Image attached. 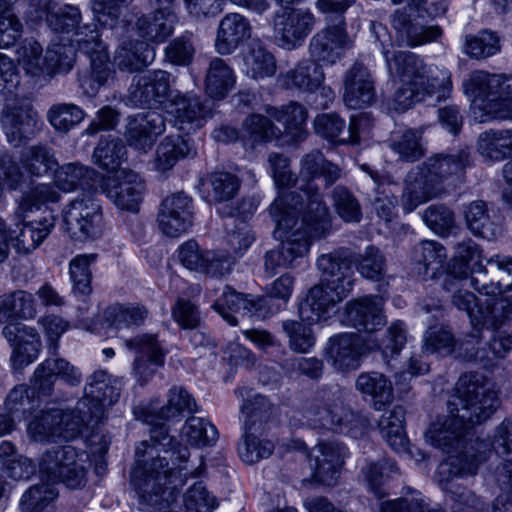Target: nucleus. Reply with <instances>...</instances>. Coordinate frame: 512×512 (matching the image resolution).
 <instances>
[{"label":"nucleus","instance_id":"obj_1","mask_svg":"<svg viewBox=\"0 0 512 512\" xmlns=\"http://www.w3.org/2000/svg\"><path fill=\"white\" fill-rule=\"evenodd\" d=\"M342 169L327 160L323 153L312 150L300 160L298 191L281 193L269 206V214L281 232V243L265 253L264 271L272 277L278 268L292 267L295 261L309 251L311 239L325 236L329 228L330 212L315 184L323 178L329 187L341 179Z\"/></svg>","mask_w":512,"mask_h":512},{"label":"nucleus","instance_id":"obj_2","mask_svg":"<svg viewBox=\"0 0 512 512\" xmlns=\"http://www.w3.org/2000/svg\"><path fill=\"white\" fill-rule=\"evenodd\" d=\"M500 401L493 385L481 374L466 373L456 385L455 393L447 402L448 415L432 423L426 432L430 443L450 454L438 468V483L451 498L463 505L470 490L456 483V479L474 475L478 466L487 458L489 445L476 441L479 448H467L462 428L488 419L499 407Z\"/></svg>","mask_w":512,"mask_h":512},{"label":"nucleus","instance_id":"obj_3","mask_svg":"<svg viewBox=\"0 0 512 512\" xmlns=\"http://www.w3.org/2000/svg\"><path fill=\"white\" fill-rule=\"evenodd\" d=\"M167 402L160 408L152 405L138 406L134 414L138 420L151 426L150 440L142 441L135 450L136 467L131 473V482L142 502L162 509L172 504L178 487L184 481L169 465L166 455L179 463L187 462L190 451L171 436L165 422L180 420L185 413L199 411L195 398L184 387L174 385L166 395Z\"/></svg>","mask_w":512,"mask_h":512},{"label":"nucleus","instance_id":"obj_4","mask_svg":"<svg viewBox=\"0 0 512 512\" xmlns=\"http://www.w3.org/2000/svg\"><path fill=\"white\" fill-rule=\"evenodd\" d=\"M388 72L400 79L393 96L394 108L406 111L417 103L436 105L450 97L451 73L447 69L434 72L414 53L383 49Z\"/></svg>","mask_w":512,"mask_h":512},{"label":"nucleus","instance_id":"obj_5","mask_svg":"<svg viewBox=\"0 0 512 512\" xmlns=\"http://www.w3.org/2000/svg\"><path fill=\"white\" fill-rule=\"evenodd\" d=\"M469 270L462 266L459 271L455 269L446 273L442 286L451 293V302L454 307L467 313L475 333L469 335L461 346L464 347V357L467 360L483 361L490 360V352L482 351L473 346L474 342L479 344L480 328L492 330L494 336L501 331V326L512 319V297H486L481 300L471 291L463 288V282L467 280Z\"/></svg>","mask_w":512,"mask_h":512},{"label":"nucleus","instance_id":"obj_6","mask_svg":"<svg viewBox=\"0 0 512 512\" xmlns=\"http://www.w3.org/2000/svg\"><path fill=\"white\" fill-rule=\"evenodd\" d=\"M470 164L468 148L429 157L417 172L408 174L402 195L403 209L410 213L420 204L439 195L443 191V184L462 177Z\"/></svg>","mask_w":512,"mask_h":512},{"label":"nucleus","instance_id":"obj_7","mask_svg":"<svg viewBox=\"0 0 512 512\" xmlns=\"http://www.w3.org/2000/svg\"><path fill=\"white\" fill-rule=\"evenodd\" d=\"M303 417L312 428L345 433L352 438L362 436L368 427V420L345 404L344 392L337 385L318 390Z\"/></svg>","mask_w":512,"mask_h":512},{"label":"nucleus","instance_id":"obj_8","mask_svg":"<svg viewBox=\"0 0 512 512\" xmlns=\"http://www.w3.org/2000/svg\"><path fill=\"white\" fill-rule=\"evenodd\" d=\"M463 88L471 99L474 118L479 122L512 118V76L473 71Z\"/></svg>","mask_w":512,"mask_h":512},{"label":"nucleus","instance_id":"obj_9","mask_svg":"<svg viewBox=\"0 0 512 512\" xmlns=\"http://www.w3.org/2000/svg\"><path fill=\"white\" fill-rule=\"evenodd\" d=\"M49 341L51 356L41 362L31 379V389L38 395L48 396L54 390L58 379L70 386H78L82 381L80 370L57 355V341L67 330L68 325L62 318L48 315L39 320Z\"/></svg>","mask_w":512,"mask_h":512},{"label":"nucleus","instance_id":"obj_10","mask_svg":"<svg viewBox=\"0 0 512 512\" xmlns=\"http://www.w3.org/2000/svg\"><path fill=\"white\" fill-rule=\"evenodd\" d=\"M65 231L74 240L97 239L105 231V219L100 202L83 193L72 200L63 211Z\"/></svg>","mask_w":512,"mask_h":512},{"label":"nucleus","instance_id":"obj_11","mask_svg":"<svg viewBox=\"0 0 512 512\" xmlns=\"http://www.w3.org/2000/svg\"><path fill=\"white\" fill-rule=\"evenodd\" d=\"M84 391L85 395L77 402L75 411L87 426L101 422L107 408L117 402L120 396L118 381L103 370L96 371L88 377Z\"/></svg>","mask_w":512,"mask_h":512},{"label":"nucleus","instance_id":"obj_12","mask_svg":"<svg viewBox=\"0 0 512 512\" xmlns=\"http://www.w3.org/2000/svg\"><path fill=\"white\" fill-rule=\"evenodd\" d=\"M84 456L72 446L53 448L43 454L40 472L52 483L62 482L72 489L81 488L85 485L87 474Z\"/></svg>","mask_w":512,"mask_h":512},{"label":"nucleus","instance_id":"obj_13","mask_svg":"<svg viewBox=\"0 0 512 512\" xmlns=\"http://www.w3.org/2000/svg\"><path fill=\"white\" fill-rule=\"evenodd\" d=\"M87 426L83 418L74 410L50 409L41 411L28 424V432L35 441L62 438H76Z\"/></svg>","mask_w":512,"mask_h":512},{"label":"nucleus","instance_id":"obj_14","mask_svg":"<svg viewBox=\"0 0 512 512\" xmlns=\"http://www.w3.org/2000/svg\"><path fill=\"white\" fill-rule=\"evenodd\" d=\"M99 190L118 208L137 212L146 191L140 175L132 170H117L110 176H103Z\"/></svg>","mask_w":512,"mask_h":512},{"label":"nucleus","instance_id":"obj_15","mask_svg":"<svg viewBox=\"0 0 512 512\" xmlns=\"http://www.w3.org/2000/svg\"><path fill=\"white\" fill-rule=\"evenodd\" d=\"M128 349L136 353L133 363V375L140 385L147 384L164 365L167 351L154 334H142L125 339Z\"/></svg>","mask_w":512,"mask_h":512},{"label":"nucleus","instance_id":"obj_16","mask_svg":"<svg viewBox=\"0 0 512 512\" xmlns=\"http://www.w3.org/2000/svg\"><path fill=\"white\" fill-rule=\"evenodd\" d=\"M317 269L320 272V282L341 296H348L354 286V271L350 253L339 249L318 257Z\"/></svg>","mask_w":512,"mask_h":512},{"label":"nucleus","instance_id":"obj_17","mask_svg":"<svg viewBox=\"0 0 512 512\" xmlns=\"http://www.w3.org/2000/svg\"><path fill=\"white\" fill-rule=\"evenodd\" d=\"M327 26L310 40L309 52L314 62L334 64L343 52L351 47V39L346 31V21L326 22Z\"/></svg>","mask_w":512,"mask_h":512},{"label":"nucleus","instance_id":"obj_18","mask_svg":"<svg viewBox=\"0 0 512 512\" xmlns=\"http://www.w3.org/2000/svg\"><path fill=\"white\" fill-rule=\"evenodd\" d=\"M173 117V124L185 133L200 129L211 116V109L199 96L193 93L176 92L167 107Z\"/></svg>","mask_w":512,"mask_h":512},{"label":"nucleus","instance_id":"obj_19","mask_svg":"<svg viewBox=\"0 0 512 512\" xmlns=\"http://www.w3.org/2000/svg\"><path fill=\"white\" fill-rule=\"evenodd\" d=\"M193 200L184 192L167 196L158 213L160 230L169 237L186 233L193 224Z\"/></svg>","mask_w":512,"mask_h":512},{"label":"nucleus","instance_id":"obj_20","mask_svg":"<svg viewBox=\"0 0 512 512\" xmlns=\"http://www.w3.org/2000/svg\"><path fill=\"white\" fill-rule=\"evenodd\" d=\"M315 24L309 10L287 9L274 17V36L279 45L292 49L303 43Z\"/></svg>","mask_w":512,"mask_h":512},{"label":"nucleus","instance_id":"obj_21","mask_svg":"<svg viewBox=\"0 0 512 512\" xmlns=\"http://www.w3.org/2000/svg\"><path fill=\"white\" fill-rule=\"evenodd\" d=\"M171 83V74L163 70L134 76L128 89L127 102L136 107L162 103L172 95Z\"/></svg>","mask_w":512,"mask_h":512},{"label":"nucleus","instance_id":"obj_22","mask_svg":"<svg viewBox=\"0 0 512 512\" xmlns=\"http://www.w3.org/2000/svg\"><path fill=\"white\" fill-rule=\"evenodd\" d=\"M347 456V449L337 442H321L312 449L310 468L313 479L323 485H334Z\"/></svg>","mask_w":512,"mask_h":512},{"label":"nucleus","instance_id":"obj_23","mask_svg":"<svg viewBox=\"0 0 512 512\" xmlns=\"http://www.w3.org/2000/svg\"><path fill=\"white\" fill-rule=\"evenodd\" d=\"M412 13L396 10L392 25L399 39L408 46H418L436 40L441 35L437 25H428L421 9L409 8Z\"/></svg>","mask_w":512,"mask_h":512},{"label":"nucleus","instance_id":"obj_24","mask_svg":"<svg viewBox=\"0 0 512 512\" xmlns=\"http://www.w3.org/2000/svg\"><path fill=\"white\" fill-rule=\"evenodd\" d=\"M384 300L380 296H363L346 303L344 322L357 329L372 333L386 323L383 314Z\"/></svg>","mask_w":512,"mask_h":512},{"label":"nucleus","instance_id":"obj_25","mask_svg":"<svg viewBox=\"0 0 512 512\" xmlns=\"http://www.w3.org/2000/svg\"><path fill=\"white\" fill-rule=\"evenodd\" d=\"M164 131V117L161 113L150 110L128 118L125 138L130 147L146 153Z\"/></svg>","mask_w":512,"mask_h":512},{"label":"nucleus","instance_id":"obj_26","mask_svg":"<svg viewBox=\"0 0 512 512\" xmlns=\"http://www.w3.org/2000/svg\"><path fill=\"white\" fill-rule=\"evenodd\" d=\"M343 101L348 108L360 109L374 102V78L362 62H355L343 77Z\"/></svg>","mask_w":512,"mask_h":512},{"label":"nucleus","instance_id":"obj_27","mask_svg":"<svg viewBox=\"0 0 512 512\" xmlns=\"http://www.w3.org/2000/svg\"><path fill=\"white\" fill-rule=\"evenodd\" d=\"M346 297L318 283L308 290L305 298L299 303L300 320L308 324L326 322L331 318L336 304Z\"/></svg>","mask_w":512,"mask_h":512},{"label":"nucleus","instance_id":"obj_28","mask_svg":"<svg viewBox=\"0 0 512 512\" xmlns=\"http://www.w3.org/2000/svg\"><path fill=\"white\" fill-rule=\"evenodd\" d=\"M313 124L316 134L327 140L335 141L339 144H358L361 135L368 128L369 117L365 114L352 116L348 126L347 137H340L344 132L345 121L335 113L318 115Z\"/></svg>","mask_w":512,"mask_h":512},{"label":"nucleus","instance_id":"obj_29","mask_svg":"<svg viewBox=\"0 0 512 512\" xmlns=\"http://www.w3.org/2000/svg\"><path fill=\"white\" fill-rule=\"evenodd\" d=\"M13 347L12 360L18 367L33 362L41 349V340L35 328L21 322L9 323L2 330Z\"/></svg>","mask_w":512,"mask_h":512},{"label":"nucleus","instance_id":"obj_30","mask_svg":"<svg viewBox=\"0 0 512 512\" xmlns=\"http://www.w3.org/2000/svg\"><path fill=\"white\" fill-rule=\"evenodd\" d=\"M327 361L342 372L355 370L361 365L363 343L359 335L345 333L330 338L325 348Z\"/></svg>","mask_w":512,"mask_h":512},{"label":"nucleus","instance_id":"obj_31","mask_svg":"<svg viewBox=\"0 0 512 512\" xmlns=\"http://www.w3.org/2000/svg\"><path fill=\"white\" fill-rule=\"evenodd\" d=\"M252 26L242 14L227 13L220 21L216 31L214 47L220 55H230L251 37Z\"/></svg>","mask_w":512,"mask_h":512},{"label":"nucleus","instance_id":"obj_32","mask_svg":"<svg viewBox=\"0 0 512 512\" xmlns=\"http://www.w3.org/2000/svg\"><path fill=\"white\" fill-rule=\"evenodd\" d=\"M35 20L45 19L48 27L55 33L70 35L82 24V17L79 8L65 4L57 8L53 0H34Z\"/></svg>","mask_w":512,"mask_h":512},{"label":"nucleus","instance_id":"obj_33","mask_svg":"<svg viewBox=\"0 0 512 512\" xmlns=\"http://www.w3.org/2000/svg\"><path fill=\"white\" fill-rule=\"evenodd\" d=\"M1 123L9 142L18 146L35 135L40 118L37 111L29 105L15 106L2 113Z\"/></svg>","mask_w":512,"mask_h":512},{"label":"nucleus","instance_id":"obj_34","mask_svg":"<svg viewBox=\"0 0 512 512\" xmlns=\"http://www.w3.org/2000/svg\"><path fill=\"white\" fill-rule=\"evenodd\" d=\"M155 59V49L146 41L126 39L115 49L113 64L120 71L134 73L144 70Z\"/></svg>","mask_w":512,"mask_h":512},{"label":"nucleus","instance_id":"obj_35","mask_svg":"<svg viewBox=\"0 0 512 512\" xmlns=\"http://www.w3.org/2000/svg\"><path fill=\"white\" fill-rule=\"evenodd\" d=\"M486 420L487 419H485V421ZM481 423L482 421L480 423L471 425L464 423L465 425L462 428V434L466 436L467 448H470L471 446H474L475 449L479 448V446L476 444V441H480V439L473 438L472 429L475 425ZM481 442H484V440H481ZM485 443L489 445V451L487 455L491 452L492 447L495 453L505 462L503 465V470L508 474L509 484L512 486V420H504L498 425L492 445L486 441Z\"/></svg>","mask_w":512,"mask_h":512},{"label":"nucleus","instance_id":"obj_36","mask_svg":"<svg viewBox=\"0 0 512 512\" xmlns=\"http://www.w3.org/2000/svg\"><path fill=\"white\" fill-rule=\"evenodd\" d=\"M240 186L241 181L235 174L215 171L200 180L199 192L206 202L219 204L234 199Z\"/></svg>","mask_w":512,"mask_h":512},{"label":"nucleus","instance_id":"obj_37","mask_svg":"<svg viewBox=\"0 0 512 512\" xmlns=\"http://www.w3.org/2000/svg\"><path fill=\"white\" fill-rule=\"evenodd\" d=\"M268 303L267 297L247 298L241 293H237L230 287H225L221 297L213 304V308L231 325L237 324V318L234 313H259Z\"/></svg>","mask_w":512,"mask_h":512},{"label":"nucleus","instance_id":"obj_38","mask_svg":"<svg viewBox=\"0 0 512 512\" xmlns=\"http://www.w3.org/2000/svg\"><path fill=\"white\" fill-rule=\"evenodd\" d=\"M469 230L476 236L494 240L501 234V223L494 209H489L484 201L471 202L464 211Z\"/></svg>","mask_w":512,"mask_h":512},{"label":"nucleus","instance_id":"obj_39","mask_svg":"<svg viewBox=\"0 0 512 512\" xmlns=\"http://www.w3.org/2000/svg\"><path fill=\"white\" fill-rule=\"evenodd\" d=\"M196 155V148L190 139L166 136L157 146L153 165L156 171L165 173L183 158Z\"/></svg>","mask_w":512,"mask_h":512},{"label":"nucleus","instance_id":"obj_40","mask_svg":"<svg viewBox=\"0 0 512 512\" xmlns=\"http://www.w3.org/2000/svg\"><path fill=\"white\" fill-rule=\"evenodd\" d=\"M56 178L59 188L65 192L76 188L96 192L100 188L103 175L79 163H68L59 169Z\"/></svg>","mask_w":512,"mask_h":512},{"label":"nucleus","instance_id":"obj_41","mask_svg":"<svg viewBox=\"0 0 512 512\" xmlns=\"http://www.w3.org/2000/svg\"><path fill=\"white\" fill-rule=\"evenodd\" d=\"M53 227L54 221L48 218L22 223L17 225L10 239L17 253L28 254L41 245Z\"/></svg>","mask_w":512,"mask_h":512},{"label":"nucleus","instance_id":"obj_42","mask_svg":"<svg viewBox=\"0 0 512 512\" xmlns=\"http://www.w3.org/2000/svg\"><path fill=\"white\" fill-rule=\"evenodd\" d=\"M356 388L363 395L371 397L375 410H383L393 402L392 382L383 373L376 371L361 373L357 377Z\"/></svg>","mask_w":512,"mask_h":512},{"label":"nucleus","instance_id":"obj_43","mask_svg":"<svg viewBox=\"0 0 512 512\" xmlns=\"http://www.w3.org/2000/svg\"><path fill=\"white\" fill-rule=\"evenodd\" d=\"M324 78L322 67L311 60L303 61L280 75V81L286 88L310 93L323 84Z\"/></svg>","mask_w":512,"mask_h":512},{"label":"nucleus","instance_id":"obj_44","mask_svg":"<svg viewBox=\"0 0 512 512\" xmlns=\"http://www.w3.org/2000/svg\"><path fill=\"white\" fill-rule=\"evenodd\" d=\"M365 171L375 187L373 188V196L371 204L377 216L386 222L391 221L395 215V209L398 203L397 197L394 195L390 184L385 183L384 177L376 170L372 169L366 164L361 166Z\"/></svg>","mask_w":512,"mask_h":512},{"label":"nucleus","instance_id":"obj_45","mask_svg":"<svg viewBox=\"0 0 512 512\" xmlns=\"http://www.w3.org/2000/svg\"><path fill=\"white\" fill-rule=\"evenodd\" d=\"M268 115L284 126V131L294 141H301L305 138V123L307 112L305 108L297 103L290 102L281 107H268Z\"/></svg>","mask_w":512,"mask_h":512},{"label":"nucleus","instance_id":"obj_46","mask_svg":"<svg viewBox=\"0 0 512 512\" xmlns=\"http://www.w3.org/2000/svg\"><path fill=\"white\" fill-rule=\"evenodd\" d=\"M445 258V248L436 241L424 240L413 248L412 260L418 266V275L424 279L434 278Z\"/></svg>","mask_w":512,"mask_h":512},{"label":"nucleus","instance_id":"obj_47","mask_svg":"<svg viewBox=\"0 0 512 512\" xmlns=\"http://www.w3.org/2000/svg\"><path fill=\"white\" fill-rule=\"evenodd\" d=\"M404 416V407L398 405L385 412L378 424L382 437L397 452L407 451L408 440L404 432Z\"/></svg>","mask_w":512,"mask_h":512},{"label":"nucleus","instance_id":"obj_48","mask_svg":"<svg viewBox=\"0 0 512 512\" xmlns=\"http://www.w3.org/2000/svg\"><path fill=\"white\" fill-rule=\"evenodd\" d=\"M177 16L160 15L157 11L153 15H142L135 22L138 35L146 41L163 42L174 31Z\"/></svg>","mask_w":512,"mask_h":512},{"label":"nucleus","instance_id":"obj_49","mask_svg":"<svg viewBox=\"0 0 512 512\" xmlns=\"http://www.w3.org/2000/svg\"><path fill=\"white\" fill-rule=\"evenodd\" d=\"M477 150L491 161H500L512 152V132L489 130L481 133L477 140Z\"/></svg>","mask_w":512,"mask_h":512},{"label":"nucleus","instance_id":"obj_50","mask_svg":"<svg viewBox=\"0 0 512 512\" xmlns=\"http://www.w3.org/2000/svg\"><path fill=\"white\" fill-rule=\"evenodd\" d=\"M90 56L91 70L80 74L79 83L86 95L94 96L113 78L114 71L109 66L107 55L100 52Z\"/></svg>","mask_w":512,"mask_h":512},{"label":"nucleus","instance_id":"obj_51","mask_svg":"<svg viewBox=\"0 0 512 512\" xmlns=\"http://www.w3.org/2000/svg\"><path fill=\"white\" fill-rule=\"evenodd\" d=\"M235 77L232 69L221 58H213L205 78L207 93L213 98H223L233 88Z\"/></svg>","mask_w":512,"mask_h":512},{"label":"nucleus","instance_id":"obj_52","mask_svg":"<svg viewBox=\"0 0 512 512\" xmlns=\"http://www.w3.org/2000/svg\"><path fill=\"white\" fill-rule=\"evenodd\" d=\"M279 134L280 130L261 114L249 115L242 123L241 140L251 147L277 138Z\"/></svg>","mask_w":512,"mask_h":512},{"label":"nucleus","instance_id":"obj_53","mask_svg":"<svg viewBox=\"0 0 512 512\" xmlns=\"http://www.w3.org/2000/svg\"><path fill=\"white\" fill-rule=\"evenodd\" d=\"M245 72L253 79L271 77L276 72L273 55L261 43L253 42L243 56Z\"/></svg>","mask_w":512,"mask_h":512},{"label":"nucleus","instance_id":"obj_54","mask_svg":"<svg viewBox=\"0 0 512 512\" xmlns=\"http://www.w3.org/2000/svg\"><path fill=\"white\" fill-rule=\"evenodd\" d=\"M501 50V41L494 31L483 29L475 35L465 36L463 52L470 58L483 60Z\"/></svg>","mask_w":512,"mask_h":512},{"label":"nucleus","instance_id":"obj_55","mask_svg":"<svg viewBox=\"0 0 512 512\" xmlns=\"http://www.w3.org/2000/svg\"><path fill=\"white\" fill-rule=\"evenodd\" d=\"M182 435L187 443L198 448L213 446L219 438L217 428L208 419L196 416L185 421Z\"/></svg>","mask_w":512,"mask_h":512},{"label":"nucleus","instance_id":"obj_56","mask_svg":"<svg viewBox=\"0 0 512 512\" xmlns=\"http://www.w3.org/2000/svg\"><path fill=\"white\" fill-rule=\"evenodd\" d=\"M252 430V426L246 423L244 435L238 445L240 458L248 464H254L270 457L275 449V445L271 440L258 437Z\"/></svg>","mask_w":512,"mask_h":512},{"label":"nucleus","instance_id":"obj_57","mask_svg":"<svg viewBox=\"0 0 512 512\" xmlns=\"http://www.w3.org/2000/svg\"><path fill=\"white\" fill-rule=\"evenodd\" d=\"M96 254H80L75 256L69 263V274L73 283V293L83 300L90 295L91 287V264L96 260Z\"/></svg>","mask_w":512,"mask_h":512},{"label":"nucleus","instance_id":"obj_58","mask_svg":"<svg viewBox=\"0 0 512 512\" xmlns=\"http://www.w3.org/2000/svg\"><path fill=\"white\" fill-rule=\"evenodd\" d=\"M389 146L403 161L415 162L424 155L422 133L419 130L407 129L402 133H394Z\"/></svg>","mask_w":512,"mask_h":512},{"label":"nucleus","instance_id":"obj_59","mask_svg":"<svg viewBox=\"0 0 512 512\" xmlns=\"http://www.w3.org/2000/svg\"><path fill=\"white\" fill-rule=\"evenodd\" d=\"M487 263L492 267L495 266L500 273V279L497 283H483L478 285V278L472 277L471 284L479 292L485 295L502 294L512 289V257L494 255L487 259Z\"/></svg>","mask_w":512,"mask_h":512},{"label":"nucleus","instance_id":"obj_60","mask_svg":"<svg viewBox=\"0 0 512 512\" xmlns=\"http://www.w3.org/2000/svg\"><path fill=\"white\" fill-rule=\"evenodd\" d=\"M126 154L127 150L122 140L108 136L100 139L93 157L99 167L116 172L126 159Z\"/></svg>","mask_w":512,"mask_h":512},{"label":"nucleus","instance_id":"obj_61","mask_svg":"<svg viewBox=\"0 0 512 512\" xmlns=\"http://www.w3.org/2000/svg\"><path fill=\"white\" fill-rule=\"evenodd\" d=\"M148 311L143 306H111L105 310V319L108 327L116 332L131 326L141 325L147 317Z\"/></svg>","mask_w":512,"mask_h":512},{"label":"nucleus","instance_id":"obj_62","mask_svg":"<svg viewBox=\"0 0 512 512\" xmlns=\"http://www.w3.org/2000/svg\"><path fill=\"white\" fill-rule=\"evenodd\" d=\"M236 394L242 398L247 396V399H244V403L240 408V413L244 417V425L247 421V424L253 427L257 421L262 422L268 420L272 406L266 397L254 394L251 390H247L246 388L237 389Z\"/></svg>","mask_w":512,"mask_h":512},{"label":"nucleus","instance_id":"obj_63","mask_svg":"<svg viewBox=\"0 0 512 512\" xmlns=\"http://www.w3.org/2000/svg\"><path fill=\"white\" fill-rule=\"evenodd\" d=\"M186 512H213L218 507L215 495L208 491L202 481H197L182 496Z\"/></svg>","mask_w":512,"mask_h":512},{"label":"nucleus","instance_id":"obj_64","mask_svg":"<svg viewBox=\"0 0 512 512\" xmlns=\"http://www.w3.org/2000/svg\"><path fill=\"white\" fill-rule=\"evenodd\" d=\"M57 496L58 491L51 484L33 485L22 495L20 509L22 512H42Z\"/></svg>","mask_w":512,"mask_h":512}]
</instances>
